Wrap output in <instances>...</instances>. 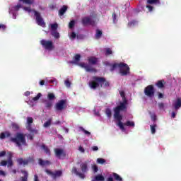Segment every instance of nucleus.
Segmentation results:
<instances>
[{
	"instance_id": "26",
	"label": "nucleus",
	"mask_w": 181,
	"mask_h": 181,
	"mask_svg": "<svg viewBox=\"0 0 181 181\" xmlns=\"http://www.w3.org/2000/svg\"><path fill=\"white\" fill-rule=\"evenodd\" d=\"M18 165H23V166L29 163V160H23V158H18L17 160Z\"/></svg>"
},
{
	"instance_id": "61",
	"label": "nucleus",
	"mask_w": 181,
	"mask_h": 181,
	"mask_svg": "<svg viewBox=\"0 0 181 181\" xmlns=\"http://www.w3.org/2000/svg\"><path fill=\"white\" fill-rule=\"evenodd\" d=\"M92 151H98V147L96 146H94L92 147Z\"/></svg>"
},
{
	"instance_id": "55",
	"label": "nucleus",
	"mask_w": 181,
	"mask_h": 181,
	"mask_svg": "<svg viewBox=\"0 0 181 181\" xmlns=\"http://www.w3.org/2000/svg\"><path fill=\"white\" fill-rule=\"evenodd\" d=\"M70 38L74 40V39H76V33L72 32L71 34Z\"/></svg>"
},
{
	"instance_id": "24",
	"label": "nucleus",
	"mask_w": 181,
	"mask_h": 181,
	"mask_svg": "<svg viewBox=\"0 0 181 181\" xmlns=\"http://www.w3.org/2000/svg\"><path fill=\"white\" fill-rule=\"evenodd\" d=\"M175 110H179L181 107V98H177L175 104L173 105Z\"/></svg>"
},
{
	"instance_id": "62",
	"label": "nucleus",
	"mask_w": 181,
	"mask_h": 181,
	"mask_svg": "<svg viewBox=\"0 0 181 181\" xmlns=\"http://www.w3.org/2000/svg\"><path fill=\"white\" fill-rule=\"evenodd\" d=\"M45 80H41L40 81V86H45Z\"/></svg>"
},
{
	"instance_id": "42",
	"label": "nucleus",
	"mask_w": 181,
	"mask_h": 181,
	"mask_svg": "<svg viewBox=\"0 0 181 181\" xmlns=\"http://www.w3.org/2000/svg\"><path fill=\"white\" fill-rule=\"evenodd\" d=\"M148 4L153 5V4H160V1L159 0H148Z\"/></svg>"
},
{
	"instance_id": "58",
	"label": "nucleus",
	"mask_w": 181,
	"mask_h": 181,
	"mask_svg": "<svg viewBox=\"0 0 181 181\" xmlns=\"http://www.w3.org/2000/svg\"><path fill=\"white\" fill-rule=\"evenodd\" d=\"M0 176H6L5 171L0 170Z\"/></svg>"
},
{
	"instance_id": "22",
	"label": "nucleus",
	"mask_w": 181,
	"mask_h": 181,
	"mask_svg": "<svg viewBox=\"0 0 181 181\" xmlns=\"http://www.w3.org/2000/svg\"><path fill=\"white\" fill-rule=\"evenodd\" d=\"M81 59V55H80V54H76L74 57V61H71V63H72L73 64H78Z\"/></svg>"
},
{
	"instance_id": "38",
	"label": "nucleus",
	"mask_w": 181,
	"mask_h": 181,
	"mask_svg": "<svg viewBox=\"0 0 181 181\" xmlns=\"http://www.w3.org/2000/svg\"><path fill=\"white\" fill-rule=\"evenodd\" d=\"M79 129H81V131H82V132H83L85 135H91V133L86 130L84 128H83V127H79Z\"/></svg>"
},
{
	"instance_id": "27",
	"label": "nucleus",
	"mask_w": 181,
	"mask_h": 181,
	"mask_svg": "<svg viewBox=\"0 0 181 181\" xmlns=\"http://www.w3.org/2000/svg\"><path fill=\"white\" fill-rule=\"evenodd\" d=\"M19 2H23V4H25V5H33L35 0H19Z\"/></svg>"
},
{
	"instance_id": "13",
	"label": "nucleus",
	"mask_w": 181,
	"mask_h": 181,
	"mask_svg": "<svg viewBox=\"0 0 181 181\" xmlns=\"http://www.w3.org/2000/svg\"><path fill=\"white\" fill-rule=\"evenodd\" d=\"M78 65L80 66V67H82V69H85V70L88 73H96L97 72V69H95V68L90 67V65H88L84 62L79 63V64H78Z\"/></svg>"
},
{
	"instance_id": "36",
	"label": "nucleus",
	"mask_w": 181,
	"mask_h": 181,
	"mask_svg": "<svg viewBox=\"0 0 181 181\" xmlns=\"http://www.w3.org/2000/svg\"><path fill=\"white\" fill-rule=\"evenodd\" d=\"M105 114L107 117L111 118L112 117V112H111V109L107 108L105 110Z\"/></svg>"
},
{
	"instance_id": "7",
	"label": "nucleus",
	"mask_w": 181,
	"mask_h": 181,
	"mask_svg": "<svg viewBox=\"0 0 181 181\" xmlns=\"http://www.w3.org/2000/svg\"><path fill=\"white\" fill-rule=\"evenodd\" d=\"M32 124H33V117H27L26 129L30 134H39L37 130L32 128Z\"/></svg>"
},
{
	"instance_id": "59",
	"label": "nucleus",
	"mask_w": 181,
	"mask_h": 181,
	"mask_svg": "<svg viewBox=\"0 0 181 181\" xmlns=\"http://www.w3.org/2000/svg\"><path fill=\"white\" fill-rule=\"evenodd\" d=\"M79 151L80 152H82V153H84V152H86V150L81 146H79Z\"/></svg>"
},
{
	"instance_id": "14",
	"label": "nucleus",
	"mask_w": 181,
	"mask_h": 181,
	"mask_svg": "<svg viewBox=\"0 0 181 181\" xmlns=\"http://www.w3.org/2000/svg\"><path fill=\"white\" fill-rule=\"evenodd\" d=\"M55 156L58 158V159H62V156L63 158H66V151L63 148H54V149Z\"/></svg>"
},
{
	"instance_id": "6",
	"label": "nucleus",
	"mask_w": 181,
	"mask_h": 181,
	"mask_svg": "<svg viewBox=\"0 0 181 181\" xmlns=\"http://www.w3.org/2000/svg\"><path fill=\"white\" fill-rule=\"evenodd\" d=\"M42 46L46 49L52 51L54 49V45H53V41L42 40L40 41Z\"/></svg>"
},
{
	"instance_id": "3",
	"label": "nucleus",
	"mask_w": 181,
	"mask_h": 181,
	"mask_svg": "<svg viewBox=\"0 0 181 181\" xmlns=\"http://www.w3.org/2000/svg\"><path fill=\"white\" fill-rule=\"evenodd\" d=\"M115 69H119V74L120 76H128L129 74V66L128 64L124 63V62H120V63H115L112 64L110 66V71H114Z\"/></svg>"
},
{
	"instance_id": "16",
	"label": "nucleus",
	"mask_w": 181,
	"mask_h": 181,
	"mask_svg": "<svg viewBox=\"0 0 181 181\" xmlns=\"http://www.w3.org/2000/svg\"><path fill=\"white\" fill-rule=\"evenodd\" d=\"M71 173H74V175H76V176H78L80 179H86V175H84L83 173H79L76 167L72 168Z\"/></svg>"
},
{
	"instance_id": "2",
	"label": "nucleus",
	"mask_w": 181,
	"mask_h": 181,
	"mask_svg": "<svg viewBox=\"0 0 181 181\" xmlns=\"http://www.w3.org/2000/svg\"><path fill=\"white\" fill-rule=\"evenodd\" d=\"M92 79L88 83L92 90H95L98 87H100H100H103V84H104V87H110V82L107 81L104 77L93 76Z\"/></svg>"
},
{
	"instance_id": "37",
	"label": "nucleus",
	"mask_w": 181,
	"mask_h": 181,
	"mask_svg": "<svg viewBox=\"0 0 181 181\" xmlns=\"http://www.w3.org/2000/svg\"><path fill=\"white\" fill-rule=\"evenodd\" d=\"M156 124L150 126L151 134H155L156 132Z\"/></svg>"
},
{
	"instance_id": "30",
	"label": "nucleus",
	"mask_w": 181,
	"mask_h": 181,
	"mask_svg": "<svg viewBox=\"0 0 181 181\" xmlns=\"http://www.w3.org/2000/svg\"><path fill=\"white\" fill-rule=\"evenodd\" d=\"M52 106H53V102L50 100L45 101V107H47V110H50V108H52Z\"/></svg>"
},
{
	"instance_id": "9",
	"label": "nucleus",
	"mask_w": 181,
	"mask_h": 181,
	"mask_svg": "<svg viewBox=\"0 0 181 181\" xmlns=\"http://www.w3.org/2000/svg\"><path fill=\"white\" fill-rule=\"evenodd\" d=\"M144 94L147 97L152 98L155 95V88L153 85H148L144 88Z\"/></svg>"
},
{
	"instance_id": "10",
	"label": "nucleus",
	"mask_w": 181,
	"mask_h": 181,
	"mask_svg": "<svg viewBox=\"0 0 181 181\" xmlns=\"http://www.w3.org/2000/svg\"><path fill=\"white\" fill-rule=\"evenodd\" d=\"M34 15L35 16V21L37 22V24L39 26H42V28H45V26H46V23H45V21H43V18H42V16H40V13L34 10Z\"/></svg>"
},
{
	"instance_id": "20",
	"label": "nucleus",
	"mask_w": 181,
	"mask_h": 181,
	"mask_svg": "<svg viewBox=\"0 0 181 181\" xmlns=\"http://www.w3.org/2000/svg\"><path fill=\"white\" fill-rule=\"evenodd\" d=\"M80 168H81L83 173H87V172H88V164L87 163V162L82 163L80 165Z\"/></svg>"
},
{
	"instance_id": "28",
	"label": "nucleus",
	"mask_w": 181,
	"mask_h": 181,
	"mask_svg": "<svg viewBox=\"0 0 181 181\" xmlns=\"http://www.w3.org/2000/svg\"><path fill=\"white\" fill-rule=\"evenodd\" d=\"M41 148L42 149H43L45 151V153L47 154V155H49L50 156V149H49V147H47L46 145L45 144H42L41 146Z\"/></svg>"
},
{
	"instance_id": "18",
	"label": "nucleus",
	"mask_w": 181,
	"mask_h": 181,
	"mask_svg": "<svg viewBox=\"0 0 181 181\" xmlns=\"http://www.w3.org/2000/svg\"><path fill=\"white\" fill-rule=\"evenodd\" d=\"M88 63L92 66H95L98 64V58L95 57H90L88 58Z\"/></svg>"
},
{
	"instance_id": "29",
	"label": "nucleus",
	"mask_w": 181,
	"mask_h": 181,
	"mask_svg": "<svg viewBox=\"0 0 181 181\" xmlns=\"http://www.w3.org/2000/svg\"><path fill=\"white\" fill-rule=\"evenodd\" d=\"M101 36H103V31L100 30H96V34L95 35V39L98 40L100 39Z\"/></svg>"
},
{
	"instance_id": "8",
	"label": "nucleus",
	"mask_w": 181,
	"mask_h": 181,
	"mask_svg": "<svg viewBox=\"0 0 181 181\" xmlns=\"http://www.w3.org/2000/svg\"><path fill=\"white\" fill-rule=\"evenodd\" d=\"M67 100H60L55 105V110L56 111H63V110H66L67 108Z\"/></svg>"
},
{
	"instance_id": "11",
	"label": "nucleus",
	"mask_w": 181,
	"mask_h": 181,
	"mask_svg": "<svg viewBox=\"0 0 181 181\" xmlns=\"http://www.w3.org/2000/svg\"><path fill=\"white\" fill-rule=\"evenodd\" d=\"M81 23L83 26H88V25L94 26L95 25V21L92 20L90 16H85L82 18Z\"/></svg>"
},
{
	"instance_id": "19",
	"label": "nucleus",
	"mask_w": 181,
	"mask_h": 181,
	"mask_svg": "<svg viewBox=\"0 0 181 181\" xmlns=\"http://www.w3.org/2000/svg\"><path fill=\"white\" fill-rule=\"evenodd\" d=\"M165 84H166V82H165V80L163 79L159 80L156 83V87H158V88H160V90L165 88Z\"/></svg>"
},
{
	"instance_id": "56",
	"label": "nucleus",
	"mask_w": 181,
	"mask_h": 181,
	"mask_svg": "<svg viewBox=\"0 0 181 181\" xmlns=\"http://www.w3.org/2000/svg\"><path fill=\"white\" fill-rule=\"evenodd\" d=\"M146 8L148 9L149 12H152V11H153V6L151 5H147Z\"/></svg>"
},
{
	"instance_id": "41",
	"label": "nucleus",
	"mask_w": 181,
	"mask_h": 181,
	"mask_svg": "<svg viewBox=\"0 0 181 181\" xmlns=\"http://www.w3.org/2000/svg\"><path fill=\"white\" fill-rule=\"evenodd\" d=\"M11 127L13 129H15V131H18L19 129V124L16 123H12Z\"/></svg>"
},
{
	"instance_id": "21",
	"label": "nucleus",
	"mask_w": 181,
	"mask_h": 181,
	"mask_svg": "<svg viewBox=\"0 0 181 181\" xmlns=\"http://www.w3.org/2000/svg\"><path fill=\"white\" fill-rule=\"evenodd\" d=\"M38 163L40 166H49L52 164L49 160H43L42 158L38 159Z\"/></svg>"
},
{
	"instance_id": "40",
	"label": "nucleus",
	"mask_w": 181,
	"mask_h": 181,
	"mask_svg": "<svg viewBox=\"0 0 181 181\" xmlns=\"http://www.w3.org/2000/svg\"><path fill=\"white\" fill-rule=\"evenodd\" d=\"M40 97H42V93H38L35 97L33 98V101H37L40 98Z\"/></svg>"
},
{
	"instance_id": "35",
	"label": "nucleus",
	"mask_w": 181,
	"mask_h": 181,
	"mask_svg": "<svg viewBox=\"0 0 181 181\" xmlns=\"http://www.w3.org/2000/svg\"><path fill=\"white\" fill-rule=\"evenodd\" d=\"M21 173H23L24 176L21 177V179L22 181H28V173L25 170H22Z\"/></svg>"
},
{
	"instance_id": "32",
	"label": "nucleus",
	"mask_w": 181,
	"mask_h": 181,
	"mask_svg": "<svg viewBox=\"0 0 181 181\" xmlns=\"http://www.w3.org/2000/svg\"><path fill=\"white\" fill-rule=\"evenodd\" d=\"M113 177L116 181H122V177L115 173H113Z\"/></svg>"
},
{
	"instance_id": "48",
	"label": "nucleus",
	"mask_w": 181,
	"mask_h": 181,
	"mask_svg": "<svg viewBox=\"0 0 181 181\" xmlns=\"http://www.w3.org/2000/svg\"><path fill=\"white\" fill-rule=\"evenodd\" d=\"M33 135H37V134L30 133V134H28V138L30 141H33Z\"/></svg>"
},
{
	"instance_id": "60",
	"label": "nucleus",
	"mask_w": 181,
	"mask_h": 181,
	"mask_svg": "<svg viewBox=\"0 0 181 181\" xmlns=\"http://www.w3.org/2000/svg\"><path fill=\"white\" fill-rule=\"evenodd\" d=\"M119 94L122 98L125 97V92H124L123 90H120Z\"/></svg>"
},
{
	"instance_id": "53",
	"label": "nucleus",
	"mask_w": 181,
	"mask_h": 181,
	"mask_svg": "<svg viewBox=\"0 0 181 181\" xmlns=\"http://www.w3.org/2000/svg\"><path fill=\"white\" fill-rule=\"evenodd\" d=\"M158 107L159 110H163V108H165V104H163V103H158Z\"/></svg>"
},
{
	"instance_id": "44",
	"label": "nucleus",
	"mask_w": 181,
	"mask_h": 181,
	"mask_svg": "<svg viewBox=\"0 0 181 181\" xmlns=\"http://www.w3.org/2000/svg\"><path fill=\"white\" fill-rule=\"evenodd\" d=\"M52 125V120H48L45 123H44V127L47 128L48 127H50Z\"/></svg>"
},
{
	"instance_id": "51",
	"label": "nucleus",
	"mask_w": 181,
	"mask_h": 181,
	"mask_svg": "<svg viewBox=\"0 0 181 181\" xmlns=\"http://www.w3.org/2000/svg\"><path fill=\"white\" fill-rule=\"evenodd\" d=\"M8 165V161L6 160H1L0 162V166H6Z\"/></svg>"
},
{
	"instance_id": "12",
	"label": "nucleus",
	"mask_w": 181,
	"mask_h": 181,
	"mask_svg": "<svg viewBox=\"0 0 181 181\" xmlns=\"http://www.w3.org/2000/svg\"><path fill=\"white\" fill-rule=\"evenodd\" d=\"M45 173L47 175L52 176V179H57V177H60V176L63 175V172H62V170H56L54 173H53L52 170L46 169Z\"/></svg>"
},
{
	"instance_id": "33",
	"label": "nucleus",
	"mask_w": 181,
	"mask_h": 181,
	"mask_svg": "<svg viewBox=\"0 0 181 181\" xmlns=\"http://www.w3.org/2000/svg\"><path fill=\"white\" fill-rule=\"evenodd\" d=\"M95 180L96 181H104L105 178L102 175H98L95 177Z\"/></svg>"
},
{
	"instance_id": "49",
	"label": "nucleus",
	"mask_w": 181,
	"mask_h": 181,
	"mask_svg": "<svg viewBox=\"0 0 181 181\" xmlns=\"http://www.w3.org/2000/svg\"><path fill=\"white\" fill-rule=\"evenodd\" d=\"M92 169L95 173H97V172H98V166H97L96 165H93Z\"/></svg>"
},
{
	"instance_id": "1",
	"label": "nucleus",
	"mask_w": 181,
	"mask_h": 181,
	"mask_svg": "<svg viewBox=\"0 0 181 181\" xmlns=\"http://www.w3.org/2000/svg\"><path fill=\"white\" fill-rule=\"evenodd\" d=\"M122 98V102L119 103V105L114 108V118L118 122L117 125L120 129L125 131L124 123H122V115H121V111H127L128 110V100L124 96Z\"/></svg>"
},
{
	"instance_id": "34",
	"label": "nucleus",
	"mask_w": 181,
	"mask_h": 181,
	"mask_svg": "<svg viewBox=\"0 0 181 181\" xmlns=\"http://www.w3.org/2000/svg\"><path fill=\"white\" fill-rule=\"evenodd\" d=\"M126 127H135V122H132V121H127L124 124Z\"/></svg>"
},
{
	"instance_id": "15",
	"label": "nucleus",
	"mask_w": 181,
	"mask_h": 181,
	"mask_svg": "<svg viewBox=\"0 0 181 181\" xmlns=\"http://www.w3.org/2000/svg\"><path fill=\"white\" fill-rule=\"evenodd\" d=\"M21 8H23V11H25V12H28V13H30V12H32V8H30V6H28V7L24 6L23 7V6L21 4H18L16 6H15L13 7V9H14V11H19V9Z\"/></svg>"
},
{
	"instance_id": "31",
	"label": "nucleus",
	"mask_w": 181,
	"mask_h": 181,
	"mask_svg": "<svg viewBox=\"0 0 181 181\" xmlns=\"http://www.w3.org/2000/svg\"><path fill=\"white\" fill-rule=\"evenodd\" d=\"M47 98L49 101H53V100H56V96L54 95V93H48Z\"/></svg>"
},
{
	"instance_id": "39",
	"label": "nucleus",
	"mask_w": 181,
	"mask_h": 181,
	"mask_svg": "<svg viewBox=\"0 0 181 181\" xmlns=\"http://www.w3.org/2000/svg\"><path fill=\"white\" fill-rule=\"evenodd\" d=\"M110 54H112V50H111V48H106L105 56H110Z\"/></svg>"
},
{
	"instance_id": "17",
	"label": "nucleus",
	"mask_w": 181,
	"mask_h": 181,
	"mask_svg": "<svg viewBox=\"0 0 181 181\" xmlns=\"http://www.w3.org/2000/svg\"><path fill=\"white\" fill-rule=\"evenodd\" d=\"M12 153L8 152L7 153V168H12L13 166V161L12 160Z\"/></svg>"
},
{
	"instance_id": "43",
	"label": "nucleus",
	"mask_w": 181,
	"mask_h": 181,
	"mask_svg": "<svg viewBox=\"0 0 181 181\" xmlns=\"http://www.w3.org/2000/svg\"><path fill=\"white\" fill-rule=\"evenodd\" d=\"M74 25H76V21H74V20L71 21L69 24V29H73V28H74Z\"/></svg>"
},
{
	"instance_id": "52",
	"label": "nucleus",
	"mask_w": 181,
	"mask_h": 181,
	"mask_svg": "<svg viewBox=\"0 0 181 181\" xmlns=\"http://www.w3.org/2000/svg\"><path fill=\"white\" fill-rule=\"evenodd\" d=\"M64 83L66 87H70V86H71V83H70V81L69 79H66Z\"/></svg>"
},
{
	"instance_id": "5",
	"label": "nucleus",
	"mask_w": 181,
	"mask_h": 181,
	"mask_svg": "<svg viewBox=\"0 0 181 181\" xmlns=\"http://www.w3.org/2000/svg\"><path fill=\"white\" fill-rule=\"evenodd\" d=\"M51 28V35L53 36L54 39H59L60 38V33L57 31L59 28V24L57 23H53L50 25Z\"/></svg>"
},
{
	"instance_id": "25",
	"label": "nucleus",
	"mask_w": 181,
	"mask_h": 181,
	"mask_svg": "<svg viewBox=\"0 0 181 181\" xmlns=\"http://www.w3.org/2000/svg\"><path fill=\"white\" fill-rule=\"evenodd\" d=\"M9 136H11V132H2L0 134V139H5L6 138H9Z\"/></svg>"
},
{
	"instance_id": "4",
	"label": "nucleus",
	"mask_w": 181,
	"mask_h": 181,
	"mask_svg": "<svg viewBox=\"0 0 181 181\" xmlns=\"http://www.w3.org/2000/svg\"><path fill=\"white\" fill-rule=\"evenodd\" d=\"M10 141L16 144L20 149H22V145L26 146V139L22 133H16L15 137L10 138Z\"/></svg>"
},
{
	"instance_id": "54",
	"label": "nucleus",
	"mask_w": 181,
	"mask_h": 181,
	"mask_svg": "<svg viewBox=\"0 0 181 181\" xmlns=\"http://www.w3.org/2000/svg\"><path fill=\"white\" fill-rule=\"evenodd\" d=\"M6 30V26L5 24H0V30Z\"/></svg>"
},
{
	"instance_id": "46",
	"label": "nucleus",
	"mask_w": 181,
	"mask_h": 181,
	"mask_svg": "<svg viewBox=\"0 0 181 181\" xmlns=\"http://www.w3.org/2000/svg\"><path fill=\"white\" fill-rule=\"evenodd\" d=\"M157 95L158 100H160V98H163V97H165V94L160 92H157Z\"/></svg>"
},
{
	"instance_id": "57",
	"label": "nucleus",
	"mask_w": 181,
	"mask_h": 181,
	"mask_svg": "<svg viewBox=\"0 0 181 181\" xmlns=\"http://www.w3.org/2000/svg\"><path fill=\"white\" fill-rule=\"evenodd\" d=\"M5 155H6V151H3L0 152V158L5 156Z\"/></svg>"
},
{
	"instance_id": "23",
	"label": "nucleus",
	"mask_w": 181,
	"mask_h": 181,
	"mask_svg": "<svg viewBox=\"0 0 181 181\" xmlns=\"http://www.w3.org/2000/svg\"><path fill=\"white\" fill-rule=\"evenodd\" d=\"M68 7L66 5H64L59 11V16H63L64 13L67 11Z\"/></svg>"
},
{
	"instance_id": "47",
	"label": "nucleus",
	"mask_w": 181,
	"mask_h": 181,
	"mask_svg": "<svg viewBox=\"0 0 181 181\" xmlns=\"http://www.w3.org/2000/svg\"><path fill=\"white\" fill-rule=\"evenodd\" d=\"M136 23H138V22L134 20V21L129 22L128 23V25H129V26L131 27V26H135V25H136Z\"/></svg>"
},
{
	"instance_id": "63",
	"label": "nucleus",
	"mask_w": 181,
	"mask_h": 181,
	"mask_svg": "<svg viewBox=\"0 0 181 181\" xmlns=\"http://www.w3.org/2000/svg\"><path fill=\"white\" fill-rule=\"evenodd\" d=\"M90 16H92L93 18H97V14H95V13H94V12H92L90 13Z\"/></svg>"
},
{
	"instance_id": "50",
	"label": "nucleus",
	"mask_w": 181,
	"mask_h": 181,
	"mask_svg": "<svg viewBox=\"0 0 181 181\" xmlns=\"http://www.w3.org/2000/svg\"><path fill=\"white\" fill-rule=\"evenodd\" d=\"M112 18L113 19V23H115L116 21H117V14L115 13V12H114L112 15Z\"/></svg>"
},
{
	"instance_id": "64",
	"label": "nucleus",
	"mask_w": 181,
	"mask_h": 181,
	"mask_svg": "<svg viewBox=\"0 0 181 181\" xmlns=\"http://www.w3.org/2000/svg\"><path fill=\"white\" fill-rule=\"evenodd\" d=\"M107 181H114V178H112V177H110L107 178Z\"/></svg>"
},
{
	"instance_id": "45",
	"label": "nucleus",
	"mask_w": 181,
	"mask_h": 181,
	"mask_svg": "<svg viewBox=\"0 0 181 181\" xmlns=\"http://www.w3.org/2000/svg\"><path fill=\"white\" fill-rule=\"evenodd\" d=\"M97 162L98 163H100V165H103V164L105 163V160H104L103 158H99L97 159Z\"/></svg>"
}]
</instances>
